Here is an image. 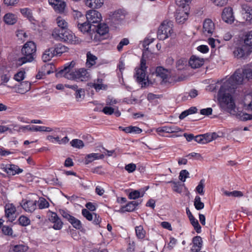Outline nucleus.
I'll return each instance as SVG.
<instances>
[{"label":"nucleus","mask_w":252,"mask_h":252,"mask_svg":"<svg viewBox=\"0 0 252 252\" xmlns=\"http://www.w3.org/2000/svg\"><path fill=\"white\" fill-rule=\"evenodd\" d=\"M244 41L246 45L252 47V31L245 35Z\"/></svg>","instance_id":"obj_39"},{"label":"nucleus","mask_w":252,"mask_h":252,"mask_svg":"<svg viewBox=\"0 0 252 252\" xmlns=\"http://www.w3.org/2000/svg\"><path fill=\"white\" fill-rule=\"evenodd\" d=\"M191 224L194 227V229L197 233H199L201 232V226L199 225L198 220L194 217L189 218Z\"/></svg>","instance_id":"obj_35"},{"label":"nucleus","mask_w":252,"mask_h":252,"mask_svg":"<svg viewBox=\"0 0 252 252\" xmlns=\"http://www.w3.org/2000/svg\"><path fill=\"white\" fill-rule=\"evenodd\" d=\"M146 61L144 58L141 59L140 67L136 70L134 77L136 81L141 85L142 87H145L149 85V81L146 79V71L147 69Z\"/></svg>","instance_id":"obj_4"},{"label":"nucleus","mask_w":252,"mask_h":252,"mask_svg":"<svg viewBox=\"0 0 252 252\" xmlns=\"http://www.w3.org/2000/svg\"><path fill=\"white\" fill-rule=\"evenodd\" d=\"M82 215L89 221L93 220L94 218V213H91L87 209H83L82 211Z\"/></svg>","instance_id":"obj_45"},{"label":"nucleus","mask_w":252,"mask_h":252,"mask_svg":"<svg viewBox=\"0 0 252 252\" xmlns=\"http://www.w3.org/2000/svg\"><path fill=\"white\" fill-rule=\"evenodd\" d=\"M244 106L245 109L252 111V95L247 94L244 98Z\"/></svg>","instance_id":"obj_26"},{"label":"nucleus","mask_w":252,"mask_h":252,"mask_svg":"<svg viewBox=\"0 0 252 252\" xmlns=\"http://www.w3.org/2000/svg\"><path fill=\"white\" fill-rule=\"evenodd\" d=\"M222 18L226 23H231L234 20V17L233 15V10L231 7H225L224 8L222 13Z\"/></svg>","instance_id":"obj_16"},{"label":"nucleus","mask_w":252,"mask_h":252,"mask_svg":"<svg viewBox=\"0 0 252 252\" xmlns=\"http://www.w3.org/2000/svg\"><path fill=\"white\" fill-rule=\"evenodd\" d=\"M2 233L6 235L12 236L13 230L8 226L3 225L2 226Z\"/></svg>","instance_id":"obj_53"},{"label":"nucleus","mask_w":252,"mask_h":252,"mask_svg":"<svg viewBox=\"0 0 252 252\" xmlns=\"http://www.w3.org/2000/svg\"><path fill=\"white\" fill-rule=\"evenodd\" d=\"M94 33L95 34H96L97 38L99 39L98 41H100L101 39L100 38V36L103 35L107 33L108 32V27L106 24H98L97 25V27L96 26L94 25Z\"/></svg>","instance_id":"obj_15"},{"label":"nucleus","mask_w":252,"mask_h":252,"mask_svg":"<svg viewBox=\"0 0 252 252\" xmlns=\"http://www.w3.org/2000/svg\"><path fill=\"white\" fill-rule=\"evenodd\" d=\"M75 63L73 62L70 63V64L65 66L63 69L60 70L56 73L57 77H64L68 79H76L75 71H71L70 69L73 67Z\"/></svg>","instance_id":"obj_7"},{"label":"nucleus","mask_w":252,"mask_h":252,"mask_svg":"<svg viewBox=\"0 0 252 252\" xmlns=\"http://www.w3.org/2000/svg\"><path fill=\"white\" fill-rule=\"evenodd\" d=\"M20 129L23 131L26 130L32 131H40L41 126H26L20 127Z\"/></svg>","instance_id":"obj_36"},{"label":"nucleus","mask_w":252,"mask_h":252,"mask_svg":"<svg viewBox=\"0 0 252 252\" xmlns=\"http://www.w3.org/2000/svg\"><path fill=\"white\" fill-rule=\"evenodd\" d=\"M204 63L203 58H199L196 56H192L189 62V65L192 68H197L201 67Z\"/></svg>","instance_id":"obj_18"},{"label":"nucleus","mask_w":252,"mask_h":252,"mask_svg":"<svg viewBox=\"0 0 252 252\" xmlns=\"http://www.w3.org/2000/svg\"><path fill=\"white\" fill-rule=\"evenodd\" d=\"M215 30V25L210 19H206L203 23V32L206 35H211Z\"/></svg>","instance_id":"obj_14"},{"label":"nucleus","mask_w":252,"mask_h":252,"mask_svg":"<svg viewBox=\"0 0 252 252\" xmlns=\"http://www.w3.org/2000/svg\"><path fill=\"white\" fill-rule=\"evenodd\" d=\"M56 55L54 48H50L45 50L42 56L43 62H46L51 60V59Z\"/></svg>","instance_id":"obj_25"},{"label":"nucleus","mask_w":252,"mask_h":252,"mask_svg":"<svg viewBox=\"0 0 252 252\" xmlns=\"http://www.w3.org/2000/svg\"><path fill=\"white\" fill-rule=\"evenodd\" d=\"M173 32L172 22L165 21L159 26L157 36L159 40H164L171 36Z\"/></svg>","instance_id":"obj_6"},{"label":"nucleus","mask_w":252,"mask_h":252,"mask_svg":"<svg viewBox=\"0 0 252 252\" xmlns=\"http://www.w3.org/2000/svg\"><path fill=\"white\" fill-rule=\"evenodd\" d=\"M56 21L58 26L60 28L58 29L65 31L68 25L67 22L61 17H58Z\"/></svg>","instance_id":"obj_34"},{"label":"nucleus","mask_w":252,"mask_h":252,"mask_svg":"<svg viewBox=\"0 0 252 252\" xmlns=\"http://www.w3.org/2000/svg\"><path fill=\"white\" fill-rule=\"evenodd\" d=\"M245 11L244 17H246L247 21H251L252 20V8L249 6H246L243 8Z\"/></svg>","instance_id":"obj_37"},{"label":"nucleus","mask_w":252,"mask_h":252,"mask_svg":"<svg viewBox=\"0 0 252 252\" xmlns=\"http://www.w3.org/2000/svg\"><path fill=\"white\" fill-rule=\"evenodd\" d=\"M97 60L96 57L91 54L90 52L87 53L86 65L88 67H91L95 64V61Z\"/></svg>","instance_id":"obj_29"},{"label":"nucleus","mask_w":252,"mask_h":252,"mask_svg":"<svg viewBox=\"0 0 252 252\" xmlns=\"http://www.w3.org/2000/svg\"><path fill=\"white\" fill-rule=\"evenodd\" d=\"M212 109L211 108H207L202 109L200 110V114L203 115L208 116L212 114Z\"/></svg>","instance_id":"obj_64"},{"label":"nucleus","mask_w":252,"mask_h":252,"mask_svg":"<svg viewBox=\"0 0 252 252\" xmlns=\"http://www.w3.org/2000/svg\"><path fill=\"white\" fill-rule=\"evenodd\" d=\"M228 0H212V2L216 5L223 6L226 4Z\"/></svg>","instance_id":"obj_61"},{"label":"nucleus","mask_w":252,"mask_h":252,"mask_svg":"<svg viewBox=\"0 0 252 252\" xmlns=\"http://www.w3.org/2000/svg\"><path fill=\"white\" fill-rule=\"evenodd\" d=\"M140 196V192L138 190H134L129 193L128 197L130 199H136Z\"/></svg>","instance_id":"obj_55"},{"label":"nucleus","mask_w":252,"mask_h":252,"mask_svg":"<svg viewBox=\"0 0 252 252\" xmlns=\"http://www.w3.org/2000/svg\"><path fill=\"white\" fill-rule=\"evenodd\" d=\"M49 220L54 223L53 228L55 230H60L63 225V222L58 215L51 211L48 212Z\"/></svg>","instance_id":"obj_11"},{"label":"nucleus","mask_w":252,"mask_h":252,"mask_svg":"<svg viewBox=\"0 0 252 252\" xmlns=\"http://www.w3.org/2000/svg\"><path fill=\"white\" fill-rule=\"evenodd\" d=\"M87 22L91 25L93 24H99L101 20V14L97 11L90 10L88 11L86 15Z\"/></svg>","instance_id":"obj_9"},{"label":"nucleus","mask_w":252,"mask_h":252,"mask_svg":"<svg viewBox=\"0 0 252 252\" xmlns=\"http://www.w3.org/2000/svg\"><path fill=\"white\" fill-rule=\"evenodd\" d=\"M65 6H66L65 3L64 1L60 0V2H59V3H58V5H57L55 6V8L56 10H58L60 13H62L63 12V11L65 9Z\"/></svg>","instance_id":"obj_51"},{"label":"nucleus","mask_w":252,"mask_h":252,"mask_svg":"<svg viewBox=\"0 0 252 252\" xmlns=\"http://www.w3.org/2000/svg\"><path fill=\"white\" fill-rule=\"evenodd\" d=\"M189 172L186 170H183L181 171L179 175V179L185 182L186 179L189 177Z\"/></svg>","instance_id":"obj_54"},{"label":"nucleus","mask_w":252,"mask_h":252,"mask_svg":"<svg viewBox=\"0 0 252 252\" xmlns=\"http://www.w3.org/2000/svg\"><path fill=\"white\" fill-rule=\"evenodd\" d=\"M245 47H240L236 48L234 52L235 57L237 58H244L246 55V50Z\"/></svg>","instance_id":"obj_31"},{"label":"nucleus","mask_w":252,"mask_h":252,"mask_svg":"<svg viewBox=\"0 0 252 252\" xmlns=\"http://www.w3.org/2000/svg\"><path fill=\"white\" fill-rule=\"evenodd\" d=\"M194 205L197 210L202 209L204 207V204L201 201V198L199 196H196L194 199Z\"/></svg>","instance_id":"obj_40"},{"label":"nucleus","mask_w":252,"mask_h":252,"mask_svg":"<svg viewBox=\"0 0 252 252\" xmlns=\"http://www.w3.org/2000/svg\"><path fill=\"white\" fill-rule=\"evenodd\" d=\"M10 78V75L8 72L6 74H2L0 77L1 81V83L0 84L1 85H5V83H7L9 81Z\"/></svg>","instance_id":"obj_56"},{"label":"nucleus","mask_w":252,"mask_h":252,"mask_svg":"<svg viewBox=\"0 0 252 252\" xmlns=\"http://www.w3.org/2000/svg\"><path fill=\"white\" fill-rule=\"evenodd\" d=\"M129 44V40L127 38H123L118 45L117 48L119 51H121L123 49V46L127 45Z\"/></svg>","instance_id":"obj_49"},{"label":"nucleus","mask_w":252,"mask_h":252,"mask_svg":"<svg viewBox=\"0 0 252 252\" xmlns=\"http://www.w3.org/2000/svg\"><path fill=\"white\" fill-rule=\"evenodd\" d=\"M180 131V128L175 126H163L157 129L158 132L174 133Z\"/></svg>","instance_id":"obj_24"},{"label":"nucleus","mask_w":252,"mask_h":252,"mask_svg":"<svg viewBox=\"0 0 252 252\" xmlns=\"http://www.w3.org/2000/svg\"><path fill=\"white\" fill-rule=\"evenodd\" d=\"M28 247L24 245H16L11 246L9 249V252H26Z\"/></svg>","instance_id":"obj_27"},{"label":"nucleus","mask_w":252,"mask_h":252,"mask_svg":"<svg viewBox=\"0 0 252 252\" xmlns=\"http://www.w3.org/2000/svg\"><path fill=\"white\" fill-rule=\"evenodd\" d=\"M36 51V45L33 41L27 42L22 49L23 57L18 59V64L22 65L26 63L32 62L35 58Z\"/></svg>","instance_id":"obj_2"},{"label":"nucleus","mask_w":252,"mask_h":252,"mask_svg":"<svg viewBox=\"0 0 252 252\" xmlns=\"http://www.w3.org/2000/svg\"><path fill=\"white\" fill-rule=\"evenodd\" d=\"M156 75L161 79V83L162 84H166L170 83V73L169 71L163 68L162 67L159 66L156 68Z\"/></svg>","instance_id":"obj_10"},{"label":"nucleus","mask_w":252,"mask_h":252,"mask_svg":"<svg viewBox=\"0 0 252 252\" xmlns=\"http://www.w3.org/2000/svg\"><path fill=\"white\" fill-rule=\"evenodd\" d=\"M202 240L200 236H195L193 238V246L191 249V252H198L202 246Z\"/></svg>","instance_id":"obj_20"},{"label":"nucleus","mask_w":252,"mask_h":252,"mask_svg":"<svg viewBox=\"0 0 252 252\" xmlns=\"http://www.w3.org/2000/svg\"><path fill=\"white\" fill-rule=\"evenodd\" d=\"M25 74L24 71H20L15 74L14 78L17 81L20 82L24 79Z\"/></svg>","instance_id":"obj_52"},{"label":"nucleus","mask_w":252,"mask_h":252,"mask_svg":"<svg viewBox=\"0 0 252 252\" xmlns=\"http://www.w3.org/2000/svg\"><path fill=\"white\" fill-rule=\"evenodd\" d=\"M72 15L76 22V25L79 22L80 23L81 22H83V21H85V18L84 15L81 12L78 10H73Z\"/></svg>","instance_id":"obj_30"},{"label":"nucleus","mask_w":252,"mask_h":252,"mask_svg":"<svg viewBox=\"0 0 252 252\" xmlns=\"http://www.w3.org/2000/svg\"><path fill=\"white\" fill-rule=\"evenodd\" d=\"M18 1L19 0H3L4 4L7 6H14Z\"/></svg>","instance_id":"obj_63"},{"label":"nucleus","mask_w":252,"mask_h":252,"mask_svg":"<svg viewBox=\"0 0 252 252\" xmlns=\"http://www.w3.org/2000/svg\"><path fill=\"white\" fill-rule=\"evenodd\" d=\"M4 20L8 25H13L17 22V17L13 14L7 13L4 16Z\"/></svg>","instance_id":"obj_28"},{"label":"nucleus","mask_w":252,"mask_h":252,"mask_svg":"<svg viewBox=\"0 0 252 252\" xmlns=\"http://www.w3.org/2000/svg\"><path fill=\"white\" fill-rule=\"evenodd\" d=\"M204 180L202 179L196 188V191L201 195L204 194Z\"/></svg>","instance_id":"obj_50"},{"label":"nucleus","mask_w":252,"mask_h":252,"mask_svg":"<svg viewBox=\"0 0 252 252\" xmlns=\"http://www.w3.org/2000/svg\"><path fill=\"white\" fill-rule=\"evenodd\" d=\"M60 213L63 217L67 220L74 228L79 229L82 227L81 221L71 216L67 211L64 210H60Z\"/></svg>","instance_id":"obj_8"},{"label":"nucleus","mask_w":252,"mask_h":252,"mask_svg":"<svg viewBox=\"0 0 252 252\" xmlns=\"http://www.w3.org/2000/svg\"><path fill=\"white\" fill-rule=\"evenodd\" d=\"M135 233L138 239H144L146 235V231L142 225L137 226L135 227Z\"/></svg>","instance_id":"obj_33"},{"label":"nucleus","mask_w":252,"mask_h":252,"mask_svg":"<svg viewBox=\"0 0 252 252\" xmlns=\"http://www.w3.org/2000/svg\"><path fill=\"white\" fill-rule=\"evenodd\" d=\"M186 62L183 59L179 60L176 63V67L179 70H181L184 68Z\"/></svg>","instance_id":"obj_59"},{"label":"nucleus","mask_w":252,"mask_h":252,"mask_svg":"<svg viewBox=\"0 0 252 252\" xmlns=\"http://www.w3.org/2000/svg\"><path fill=\"white\" fill-rule=\"evenodd\" d=\"M188 13L182 8L177 10L175 19L178 23H183L188 19Z\"/></svg>","instance_id":"obj_19"},{"label":"nucleus","mask_w":252,"mask_h":252,"mask_svg":"<svg viewBox=\"0 0 252 252\" xmlns=\"http://www.w3.org/2000/svg\"><path fill=\"white\" fill-rule=\"evenodd\" d=\"M102 111L106 115H112L114 113V109L111 107L105 106Z\"/></svg>","instance_id":"obj_58"},{"label":"nucleus","mask_w":252,"mask_h":252,"mask_svg":"<svg viewBox=\"0 0 252 252\" xmlns=\"http://www.w3.org/2000/svg\"><path fill=\"white\" fill-rule=\"evenodd\" d=\"M76 25L80 32L90 35V37L87 40L88 42H90L92 40L98 41L99 40V39L97 38L96 34H95L93 37V33H95L94 25H91L87 21H83V22L80 23L79 22Z\"/></svg>","instance_id":"obj_5"},{"label":"nucleus","mask_w":252,"mask_h":252,"mask_svg":"<svg viewBox=\"0 0 252 252\" xmlns=\"http://www.w3.org/2000/svg\"><path fill=\"white\" fill-rule=\"evenodd\" d=\"M38 207L40 209L46 208L49 207V204L48 202L44 198L40 197L38 200Z\"/></svg>","instance_id":"obj_42"},{"label":"nucleus","mask_w":252,"mask_h":252,"mask_svg":"<svg viewBox=\"0 0 252 252\" xmlns=\"http://www.w3.org/2000/svg\"><path fill=\"white\" fill-rule=\"evenodd\" d=\"M136 165L134 163H129L126 165L125 169L129 173L134 171L136 169Z\"/></svg>","instance_id":"obj_57"},{"label":"nucleus","mask_w":252,"mask_h":252,"mask_svg":"<svg viewBox=\"0 0 252 252\" xmlns=\"http://www.w3.org/2000/svg\"><path fill=\"white\" fill-rule=\"evenodd\" d=\"M242 73L243 76H245L248 80L252 79V69L251 68H246L243 70Z\"/></svg>","instance_id":"obj_43"},{"label":"nucleus","mask_w":252,"mask_h":252,"mask_svg":"<svg viewBox=\"0 0 252 252\" xmlns=\"http://www.w3.org/2000/svg\"><path fill=\"white\" fill-rule=\"evenodd\" d=\"M76 79H80L81 81H84L90 77V74L88 70L85 68H80L75 70Z\"/></svg>","instance_id":"obj_21"},{"label":"nucleus","mask_w":252,"mask_h":252,"mask_svg":"<svg viewBox=\"0 0 252 252\" xmlns=\"http://www.w3.org/2000/svg\"><path fill=\"white\" fill-rule=\"evenodd\" d=\"M36 200H22L21 205L25 211L32 212L36 208Z\"/></svg>","instance_id":"obj_13"},{"label":"nucleus","mask_w":252,"mask_h":252,"mask_svg":"<svg viewBox=\"0 0 252 252\" xmlns=\"http://www.w3.org/2000/svg\"><path fill=\"white\" fill-rule=\"evenodd\" d=\"M56 55L61 54L67 51V48L63 45L59 44L56 48H54Z\"/></svg>","instance_id":"obj_44"},{"label":"nucleus","mask_w":252,"mask_h":252,"mask_svg":"<svg viewBox=\"0 0 252 252\" xmlns=\"http://www.w3.org/2000/svg\"><path fill=\"white\" fill-rule=\"evenodd\" d=\"M3 169L9 176H13L23 172V169L14 164L6 165Z\"/></svg>","instance_id":"obj_17"},{"label":"nucleus","mask_w":252,"mask_h":252,"mask_svg":"<svg viewBox=\"0 0 252 252\" xmlns=\"http://www.w3.org/2000/svg\"><path fill=\"white\" fill-rule=\"evenodd\" d=\"M20 12L23 15L27 17L31 21H34L32 12L31 9L24 8L20 9Z\"/></svg>","instance_id":"obj_32"},{"label":"nucleus","mask_w":252,"mask_h":252,"mask_svg":"<svg viewBox=\"0 0 252 252\" xmlns=\"http://www.w3.org/2000/svg\"><path fill=\"white\" fill-rule=\"evenodd\" d=\"M5 216L8 220L12 222L16 218V207L12 204H6L4 207Z\"/></svg>","instance_id":"obj_12"},{"label":"nucleus","mask_w":252,"mask_h":252,"mask_svg":"<svg viewBox=\"0 0 252 252\" xmlns=\"http://www.w3.org/2000/svg\"><path fill=\"white\" fill-rule=\"evenodd\" d=\"M70 145L74 148L81 149L84 146L83 141L78 139H74L72 140L70 143Z\"/></svg>","instance_id":"obj_38"},{"label":"nucleus","mask_w":252,"mask_h":252,"mask_svg":"<svg viewBox=\"0 0 252 252\" xmlns=\"http://www.w3.org/2000/svg\"><path fill=\"white\" fill-rule=\"evenodd\" d=\"M85 4L92 8H98L103 4L104 0H85Z\"/></svg>","instance_id":"obj_23"},{"label":"nucleus","mask_w":252,"mask_h":252,"mask_svg":"<svg viewBox=\"0 0 252 252\" xmlns=\"http://www.w3.org/2000/svg\"><path fill=\"white\" fill-rule=\"evenodd\" d=\"M244 79L242 71L237 69L228 79L222 83L219 91L218 99L220 105L230 113H232L235 109V103L231 93L236 85L242 84Z\"/></svg>","instance_id":"obj_1"},{"label":"nucleus","mask_w":252,"mask_h":252,"mask_svg":"<svg viewBox=\"0 0 252 252\" xmlns=\"http://www.w3.org/2000/svg\"><path fill=\"white\" fill-rule=\"evenodd\" d=\"M52 36L54 39L71 44H76L79 42L78 38L71 32L59 29H55L52 32Z\"/></svg>","instance_id":"obj_3"},{"label":"nucleus","mask_w":252,"mask_h":252,"mask_svg":"<svg viewBox=\"0 0 252 252\" xmlns=\"http://www.w3.org/2000/svg\"><path fill=\"white\" fill-rule=\"evenodd\" d=\"M186 157L189 158H195L197 159H201L202 158V157L200 154L194 152L187 155Z\"/></svg>","instance_id":"obj_62"},{"label":"nucleus","mask_w":252,"mask_h":252,"mask_svg":"<svg viewBox=\"0 0 252 252\" xmlns=\"http://www.w3.org/2000/svg\"><path fill=\"white\" fill-rule=\"evenodd\" d=\"M223 193L224 195L227 196L240 197L243 196V193H242V192L238 190H234L231 192L225 190L223 192Z\"/></svg>","instance_id":"obj_41"},{"label":"nucleus","mask_w":252,"mask_h":252,"mask_svg":"<svg viewBox=\"0 0 252 252\" xmlns=\"http://www.w3.org/2000/svg\"><path fill=\"white\" fill-rule=\"evenodd\" d=\"M104 157V155L103 154H99L97 153H92L90 154H88L86 155L85 158V164H88L89 163L93 162V161L99 159H102Z\"/></svg>","instance_id":"obj_22"},{"label":"nucleus","mask_w":252,"mask_h":252,"mask_svg":"<svg viewBox=\"0 0 252 252\" xmlns=\"http://www.w3.org/2000/svg\"><path fill=\"white\" fill-rule=\"evenodd\" d=\"M177 243V240L174 238L171 237L170 239V242L168 244L167 248L169 250H171L173 249L174 246L176 245Z\"/></svg>","instance_id":"obj_60"},{"label":"nucleus","mask_w":252,"mask_h":252,"mask_svg":"<svg viewBox=\"0 0 252 252\" xmlns=\"http://www.w3.org/2000/svg\"><path fill=\"white\" fill-rule=\"evenodd\" d=\"M134 207L132 203L131 202L127 203L126 206H123L121 208V210L120 211L121 212H131L134 210Z\"/></svg>","instance_id":"obj_46"},{"label":"nucleus","mask_w":252,"mask_h":252,"mask_svg":"<svg viewBox=\"0 0 252 252\" xmlns=\"http://www.w3.org/2000/svg\"><path fill=\"white\" fill-rule=\"evenodd\" d=\"M18 220L19 223L22 226H27L30 223V220L29 218L24 216L20 217Z\"/></svg>","instance_id":"obj_47"},{"label":"nucleus","mask_w":252,"mask_h":252,"mask_svg":"<svg viewBox=\"0 0 252 252\" xmlns=\"http://www.w3.org/2000/svg\"><path fill=\"white\" fill-rule=\"evenodd\" d=\"M76 98L77 101H80L85 96V91L82 89L77 90L76 92Z\"/></svg>","instance_id":"obj_48"}]
</instances>
